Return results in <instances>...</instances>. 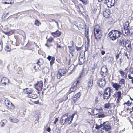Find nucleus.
<instances>
[{"instance_id": "f257e3e1", "label": "nucleus", "mask_w": 133, "mask_h": 133, "mask_svg": "<svg viewBox=\"0 0 133 133\" xmlns=\"http://www.w3.org/2000/svg\"><path fill=\"white\" fill-rule=\"evenodd\" d=\"M124 28H122L121 30L122 32L117 30H112L109 33H113V32L118 33H128V30L129 29V21H127L123 24Z\"/></svg>"}, {"instance_id": "a18cd8bd", "label": "nucleus", "mask_w": 133, "mask_h": 133, "mask_svg": "<svg viewBox=\"0 0 133 133\" xmlns=\"http://www.w3.org/2000/svg\"><path fill=\"white\" fill-rule=\"evenodd\" d=\"M68 99V97L67 95H66L63 98V100L66 101Z\"/></svg>"}, {"instance_id": "f8f14e48", "label": "nucleus", "mask_w": 133, "mask_h": 133, "mask_svg": "<svg viewBox=\"0 0 133 133\" xmlns=\"http://www.w3.org/2000/svg\"><path fill=\"white\" fill-rule=\"evenodd\" d=\"M107 69L106 66H103L101 68V74L103 77L105 76L107 74Z\"/></svg>"}, {"instance_id": "c9c22d12", "label": "nucleus", "mask_w": 133, "mask_h": 133, "mask_svg": "<svg viewBox=\"0 0 133 133\" xmlns=\"http://www.w3.org/2000/svg\"><path fill=\"white\" fill-rule=\"evenodd\" d=\"M125 80L123 78H122L119 81V83L121 85L124 84H125Z\"/></svg>"}, {"instance_id": "423d86ee", "label": "nucleus", "mask_w": 133, "mask_h": 133, "mask_svg": "<svg viewBox=\"0 0 133 133\" xmlns=\"http://www.w3.org/2000/svg\"><path fill=\"white\" fill-rule=\"evenodd\" d=\"M79 82L78 81L75 82L72 84L71 87L70 89L69 93H71L76 90L78 86Z\"/></svg>"}, {"instance_id": "c03bdc74", "label": "nucleus", "mask_w": 133, "mask_h": 133, "mask_svg": "<svg viewBox=\"0 0 133 133\" xmlns=\"http://www.w3.org/2000/svg\"><path fill=\"white\" fill-rule=\"evenodd\" d=\"M112 118L113 119V120H112L113 121H114L116 123L117 122H118V119H117L116 118H115V117L113 116H112Z\"/></svg>"}, {"instance_id": "f03ea898", "label": "nucleus", "mask_w": 133, "mask_h": 133, "mask_svg": "<svg viewBox=\"0 0 133 133\" xmlns=\"http://www.w3.org/2000/svg\"><path fill=\"white\" fill-rule=\"evenodd\" d=\"M112 90L109 87L106 88L103 94V98L104 99H107L110 97L111 93Z\"/></svg>"}, {"instance_id": "5701e85b", "label": "nucleus", "mask_w": 133, "mask_h": 133, "mask_svg": "<svg viewBox=\"0 0 133 133\" xmlns=\"http://www.w3.org/2000/svg\"><path fill=\"white\" fill-rule=\"evenodd\" d=\"M37 64L39 66L42 65L44 63V61L42 59H39L38 60H37Z\"/></svg>"}, {"instance_id": "37998d69", "label": "nucleus", "mask_w": 133, "mask_h": 133, "mask_svg": "<svg viewBox=\"0 0 133 133\" xmlns=\"http://www.w3.org/2000/svg\"><path fill=\"white\" fill-rule=\"evenodd\" d=\"M4 80L5 81H7L8 82V84L9 83V80L8 79L6 78H3V79H2V81Z\"/></svg>"}, {"instance_id": "4d7b16f0", "label": "nucleus", "mask_w": 133, "mask_h": 133, "mask_svg": "<svg viewBox=\"0 0 133 133\" xmlns=\"http://www.w3.org/2000/svg\"><path fill=\"white\" fill-rule=\"evenodd\" d=\"M52 33H61V32L59 31L58 30H57L55 32H52Z\"/></svg>"}, {"instance_id": "6e6552de", "label": "nucleus", "mask_w": 133, "mask_h": 133, "mask_svg": "<svg viewBox=\"0 0 133 133\" xmlns=\"http://www.w3.org/2000/svg\"><path fill=\"white\" fill-rule=\"evenodd\" d=\"M101 125H102V127H103L102 129L105 131H108L110 130L111 128L108 122H104L102 124H101Z\"/></svg>"}, {"instance_id": "412c9836", "label": "nucleus", "mask_w": 133, "mask_h": 133, "mask_svg": "<svg viewBox=\"0 0 133 133\" xmlns=\"http://www.w3.org/2000/svg\"><path fill=\"white\" fill-rule=\"evenodd\" d=\"M121 92L120 91L116 92L115 94V96L116 97H117V102H119L120 99L121 97Z\"/></svg>"}, {"instance_id": "4c0bfd02", "label": "nucleus", "mask_w": 133, "mask_h": 133, "mask_svg": "<svg viewBox=\"0 0 133 133\" xmlns=\"http://www.w3.org/2000/svg\"><path fill=\"white\" fill-rule=\"evenodd\" d=\"M15 30H11L10 31H3L4 33H14L15 32Z\"/></svg>"}, {"instance_id": "ddd939ff", "label": "nucleus", "mask_w": 133, "mask_h": 133, "mask_svg": "<svg viewBox=\"0 0 133 133\" xmlns=\"http://www.w3.org/2000/svg\"><path fill=\"white\" fill-rule=\"evenodd\" d=\"M126 43L125 46L126 48V49L128 52H130L132 49L131 45V42L129 40H127L126 41Z\"/></svg>"}, {"instance_id": "3c124183", "label": "nucleus", "mask_w": 133, "mask_h": 133, "mask_svg": "<svg viewBox=\"0 0 133 133\" xmlns=\"http://www.w3.org/2000/svg\"><path fill=\"white\" fill-rule=\"evenodd\" d=\"M58 118H55V119L53 123L54 124H55L56 122L58 121Z\"/></svg>"}, {"instance_id": "c85d7f7f", "label": "nucleus", "mask_w": 133, "mask_h": 133, "mask_svg": "<svg viewBox=\"0 0 133 133\" xmlns=\"http://www.w3.org/2000/svg\"><path fill=\"white\" fill-rule=\"evenodd\" d=\"M46 38V39H47V41H49L50 42H52L53 38L51 37V36H50V37H49V36H47Z\"/></svg>"}, {"instance_id": "f3484780", "label": "nucleus", "mask_w": 133, "mask_h": 133, "mask_svg": "<svg viewBox=\"0 0 133 133\" xmlns=\"http://www.w3.org/2000/svg\"><path fill=\"white\" fill-rule=\"evenodd\" d=\"M117 34L118 35L117 36L116 34H110V35H109V37H110L111 39L112 40H115L117 37L120 36V35H119V34Z\"/></svg>"}, {"instance_id": "bf43d9fd", "label": "nucleus", "mask_w": 133, "mask_h": 133, "mask_svg": "<svg viewBox=\"0 0 133 133\" xmlns=\"http://www.w3.org/2000/svg\"><path fill=\"white\" fill-rule=\"evenodd\" d=\"M81 48V47H79L77 46H76V49L77 51H79L80 50Z\"/></svg>"}, {"instance_id": "9b49d317", "label": "nucleus", "mask_w": 133, "mask_h": 133, "mask_svg": "<svg viewBox=\"0 0 133 133\" xmlns=\"http://www.w3.org/2000/svg\"><path fill=\"white\" fill-rule=\"evenodd\" d=\"M97 83L100 87L102 88L104 87L106 83L104 78H103L98 80Z\"/></svg>"}, {"instance_id": "2eb2a0df", "label": "nucleus", "mask_w": 133, "mask_h": 133, "mask_svg": "<svg viewBox=\"0 0 133 133\" xmlns=\"http://www.w3.org/2000/svg\"><path fill=\"white\" fill-rule=\"evenodd\" d=\"M93 84V80L91 79L88 82L87 90L88 91H90L92 89V87Z\"/></svg>"}, {"instance_id": "49530a36", "label": "nucleus", "mask_w": 133, "mask_h": 133, "mask_svg": "<svg viewBox=\"0 0 133 133\" xmlns=\"http://www.w3.org/2000/svg\"><path fill=\"white\" fill-rule=\"evenodd\" d=\"M79 27L81 28H83L84 27V25L83 23H79Z\"/></svg>"}, {"instance_id": "79ce46f5", "label": "nucleus", "mask_w": 133, "mask_h": 133, "mask_svg": "<svg viewBox=\"0 0 133 133\" xmlns=\"http://www.w3.org/2000/svg\"><path fill=\"white\" fill-rule=\"evenodd\" d=\"M107 115H105L104 114H99L98 115L99 117H105Z\"/></svg>"}, {"instance_id": "69168bd1", "label": "nucleus", "mask_w": 133, "mask_h": 133, "mask_svg": "<svg viewBox=\"0 0 133 133\" xmlns=\"http://www.w3.org/2000/svg\"><path fill=\"white\" fill-rule=\"evenodd\" d=\"M129 101H128L126 103V104H127L128 105H131V103H129Z\"/></svg>"}, {"instance_id": "aec40b11", "label": "nucleus", "mask_w": 133, "mask_h": 133, "mask_svg": "<svg viewBox=\"0 0 133 133\" xmlns=\"http://www.w3.org/2000/svg\"><path fill=\"white\" fill-rule=\"evenodd\" d=\"M112 86L116 90H118L119 88L121 87V85L117 83H113Z\"/></svg>"}, {"instance_id": "de8ad7c7", "label": "nucleus", "mask_w": 133, "mask_h": 133, "mask_svg": "<svg viewBox=\"0 0 133 133\" xmlns=\"http://www.w3.org/2000/svg\"><path fill=\"white\" fill-rule=\"evenodd\" d=\"M85 46H89V42H86L85 44Z\"/></svg>"}, {"instance_id": "72a5a7b5", "label": "nucleus", "mask_w": 133, "mask_h": 133, "mask_svg": "<svg viewBox=\"0 0 133 133\" xmlns=\"http://www.w3.org/2000/svg\"><path fill=\"white\" fill-rule=\"evenodd\" d=\"M108 21V24H111L112 23V19L111 17L109 18L107 20Z\"/></svg>"}, {"instance_id": "9d476101", "label": "nucleus", "mask_w": 133, "mask_h": 133, "mask_svg": "<svg viewBox=\"0 0 133 133\" xmlns=\"http://www.w3.org/2000/svg\"><path fill=\"white\" fill-rule=\"evenodd\" d=\"M66 70H65L63 69H59L57 75V77L58 79H60L61 77L64 75L66 73Z\"/></svg>"}, {"instance_id": "864d4df0", "label": "nucleus", "mask_w": 133, "mask_h": 133, "mask_svg": "<svg viewBox=\"0 0 133 133\" xmlns=\"http://www.w3.org/2000/svg\"><path fill=\"white\" fill-rule=\"evenodd\" d=\"M52 57L50 56H49L47 58L49 60V61H50L51 59H52Z\"/></svg>"}, {"instance_id": "774afa93", "label": "nucleus", "mask_w": 133, "mask_h": 133, "mask_svg": "<svg viewBox=\"0 0 133 133\" xmlns=\"http://www.w3.org/2000/svg\"><path fill=\"white\" fill-rule=\"evenodd\" d=\"M119 57V54H118L116 55V59H118Z\"/></svg>"}, {"instance_id": "2f4dec72", "label": "nucleus", "mask_w": 133, "mask_h": 133, "mask_svg": "<svg viewBox=\"0 0 133 133\" xmlns=\"http://www.w3.org/2000/svg\"><path fill=\"white\" fill-rule=\"evenodd\" d=\"M6 14L3 13L1 17L2 20V21H4L6 18Z\"/></svg>"}, {"instance_id": "393cba45", "label": "nucleus", "mask_w": 133, "mask_h": 133, "mask_svg": "<svg viewBox=\"0 0 133 133\" xmlns=\"http://www.w3.org/2000/svg\"><path fill=\"white\" fill-rule=\"evenodd\" d=\"M125 42L126 41H125L123 39H121L119 41V44L122 46L125 47Z\"/></svg>"}, {"instance_id": "1a4fd4ad", "label": "nucleus", "mask_w": 133, "mask_h": 133, "mask_svg": "<svg viewBox=\"0 0 133 133\" xmlns=\"http://www.w3.org/2000/svg\"><path fill=\"white\" fill-rule=\"evenodd\" d=\"M94 33H95V32H96V33H99V32L100 33H102V31L101 28L98 24L96 25L95 26L94 29Z\"/></svg>"}, {"instance_id": "052dcab7", "label": "nucleus", "mask_w": 133, "mask_h": 133, "mask_svg": "<svg viewBox=\"0 0 133 133\" xmlns=\"http://www.w3.org/2000/svg\"><path fill=\"white\" fill-rule=\"evenodd\" d=\"M46 131L48 132H50L51 131V129L50 127H48L46 128Z\"/></svg>"}, {"instance_id": "0e129e2a", "label": "nucleus", "mask_w": 133, "mask_h": 133, "mask_svg": "<svg viewBox=\"0 0 133 133\" xmlns=\"http://www.w3.org/2000/svg\"><path fill=\"white\" fill-rule=\"evenodd\" d=\"M34 103L35 104H37L39 103V101L38 100L35 101L34 102Z\"/></svg>"}, {"instance_id": "0eeeda50", "label": "nucleus", "mask_w": 133, "mask_h": 133, "mask_svg": "<svg viewBox=\"0 0 133 133\" xmlns=\"http://www.w3.org/2000/svg\"><path fill=\"white\" fill-rule=\"evenodd\" d=\"M115 1V0H105V3L107 7L110 8L114 5Z\"/></svg>"}, {"instance_id": "20e7f679", "label": "nucleus", "mask_w": 133, "mask_h": 133, "mask_svg": "<svg viewBox=\"0 0 133 133\" xmlns=\"http://www.w3.org/2000/svg\"><path fill=\"white\" fill-rule=\"evenodd\" d=\"M68 114L67 113H66L62 115L60 119V123L61 124H64L66 122V121H67V119L68 117Z\"/></svg>"}, {"instance_id": "13d9d810", "label": "nucleus", "mask_w": 133, "mask_h": 133, "mask_svg": "<svg viewBox=\"0 0 133 133\" xmlns=\"http://www.w3.org/2000/svg\"><path fill=\"white\" fill-rule=\"evenodd\" d=\"M98 102V97H96L95 99V102L96 103H97Z\"/></svg>"}, {"instance_id": "39448f33", "label": "nucleus", "mask_w": 133, "mask_h": 133, "mask_svg": "<svg viewBox=\"0 0 133 133\" xmlns=\"http://www.w3.org/2000/svg\"><path fill=\"white\" fill-rule=\"evenodd\" d=\"M43 86V82L41 81L38 82L37 83L35 84V88L38 91H41L42 90Z\"/></svg>"}, {"instance_id": "e433bc0d", "label": "nucleus", "mask_w": 133, "mask_h": 133, "mask_svg": "<svg viewBox=\"0 0 133 133\" xmlns=\"http://www.w3.org/2000/svg\"><path fill=\"white\" fill-rule=\"evenodd\" d=\"M24 90L26 94H28V95H29V94L32 91L31 90H30L28 88L26 89H24Z\"/></svg>"}, {"instance_id": "8fccbe9b", "label": "nucleus", "mask_w": 133, "mask_h": 133, "mask_svg": "<svg viewBox=\"0 0 133 133\" xmlns=\"http://www.w3.org/2000/svg\"><path fill=\"white\" fill-rule=\"evenodd\" d=\"M51 35H52L53 36H54V37H55L57 36H59L61 34H51Z\"/></svg>"}, {"instance_id": "cd10ccee", "label": "nucleus", "mask_w": 133, "mask_h": 133, "mask_svg": "<svg viewBox=\"0 0 133 133\" xmlns=\"http://www.w3.org/2000/svg\"><path fill=\"white\" fill-rule=\"evenodd\" d=\"M34 24L37 26H39L41 24V23L39 21L36 19L35 21Z\"/></svg>"}, {"instance_id": "5fc2aeb1", "label": "nucleus", "mask_w": 133, "mask_h": 133, "mask_svg": "<svg viewBox=\"0 0 133 133\" xmlns=\"http://www.w3.org/2000/svg\"><path fill=\"white\" fill-rule=\"evenodd\" d=\"M69 56L71 57H72L73 56V54L72 52H71L69 54Z\"/></svg>"}, {"instance_id": "7ed1b4c3", "label": "nucleus", "mask_w": 133, "mask_h": 133, "mask_svg": "<svg viewBox=\"0 0 133 133\" xmlns=\"http://www.w3.org/2000/svg\"><path fill=\"white\" fill-rule=\"evenodd\" d=\"M83 6L81 3H78L75 5V8L77 11L81 14H82V12L84 11Z\"/></svg>"}, {"instance_id": "dca6fc26", "label": "nucleus", "mask_w": 133, "mask_h": 133, "mask_svg": "<svg viewBox=\"0 0 133 133\" xmlns=\"http://www.w3.org/2000/svg\"><path fill=\"white\" fill-rule=\"evenodd\" d=\"M85 62V56L82 55L80 56L79 59V64L80 65L83 64Z\"/></svg>"}, {"instance_id": "680f3d73", "label": "nucleus", "mask_w": 133, "mask_h": 133, "mask_svg": "<svg viewBox=\"0 0 133 133\" xmlns=\"http://www.w3.org/2000/svg\"><path fill=\"white\" fill-rule=\"evenodd\" d=\"M2 49V45L1 44V42L0 41V51H1Z\"/></svg>"}, {"instance_id": "6ab92c4d", "label": "nucleus", "mask_w": 133, "mask_h": 133, "mask_svg": "<svg viewBox=\"0 0 133 133\" xmlns=\"http://www.w3.org/2000/svg\"><path fill=\"white\" fill-rule=\"evenodd\" d=\"M28 96L29 97L33 99H35L37 97V95L35 94H34V92L33 91H32L29 94V95H28Z\"/></svg>"}, {"instance_id": "6e6d98bb", "label": "nucleus", "mask_w": 133, "mask_h": 133, "mask_svg": "<svg viewBox=\"0 0 133 133\" xmlns=\"http://www.w3.org/2000/svg\"><path fill=\"white\" fill-rule=\"evenodd\" d=\"M54 21L56 23H58V22L56 21L54 19H51L49 21V22H53Z\"/></svg>"}, {"instance_id": "603ef678", "label": "nucleus", "mask_w": 133, "mask_h": 133, "mask_svg": "<svg viewBox=\"0 0 133 133\" xmlns=\"http://www.w3.org/2000/svg\"><path fill=\"white\" fill-rule=\"evenodd\" d=\"M128 78L132 80L133 79V77L131 76L130 74H129L128 75Z\"/></svg>"}, {"instance_id": "4be33fe9", "label": "nucleus", "mask_w": 133, "mask_h": 133, "mask_svg": "<svg viewBox=\"0 0 133 133\" xmlns=\"http://www.w3.org/2000/svg\"><path fill=\"white\" fill-rule=\"evenodd\" d=\"M113 105V104L108 103L105 104L104 106V107L105 108H110L112 107V105Z\"/></svg>"}, {"instance_id": "c756f323", "label": "nucleus", "mask_w": 133, "mask_h": 133, "mask_svg": "<svg viewBox=\"0 0 133 133\" xmlns=\"http://www.w3.org/2000/svg\"><path fill=\"white\" fill-rule=\"evenodd\" d=\"M119 72L123 77L125 78L127 77V74L122 71H120Z\"/></svg>"}, {"instance_id": "09e8293b", "label": "nucleus", "mask_w": 133, "mask_h": 133, "mask_svg": "<svg viewBox=\"0 0 133 133\" xmlns=\"http://www.w3.org/2000/svg\"><path fill=\"white\" fill-rule=\"evenodd\" d=\"M85 33H88L89 32V30L88 27L85 28Z\"/></svg>"}, {"instance_id": "ea45409f", "label": "nucleus", "mask_w": 133, "mask_h": 133, "mask_svg": "<svg viewBox=\"0 0 133 133\" xmlns=\"http://www.w3.org/2000/svg\"><path fill=\"white\" fill-rule=\"evenodd\" d=\"M74 69V65H71L70 67H69L68 69V70L71 71H72Z\"/></svg>"}, {"instance_id": "4468645a", "label": "nucleus", "mask_w": 133, "mask_h": 133, "mask_svg": "<svg viewBox=\"0 0 133 133\" xmlns=\"http://www.w3.org/2000/svg\"><path fill=\"white\" fill-rule=\"evenodd\" d=\"M103 14L104 17L108 18L110 15V12L109 9H107L103 11Z\"/></svg>"}, {"instance_id": "f704fd0d", "label": "nucleus", "mask_w": 133, "mask_h": 133, "mask_svg": "<svg viewBox=\"0 0 133 133\" xmlns=\"http://www.w3.org/2000/svg\"><path fill=\"white\" fill-rule=\"evenodd\" d=\"M5 49L6 51L9 52L11 48L9 45H6L5 48Z\"/></svg>"}, {"instance_id": "473e14b6", "label": "nucleus", "mask_w": 133, "mask_h": 133, "mask_svg": "<svg viewBox=\"0 0 133 133\" xmlns=\"http://www.w3.org/2000/svg\"><path fill=\"white\" fill-rule=\"evenodd\" d=\"M80 95L81 94L80 92H79L74 95V97L76 99H78L80 97Z\"/></svg>"}, {"instance_id": "58836bf2", "label": "nucleus", "mask_w": 133, "mask_h": 133, "mask_svg": "<svg viewBox=\"0 0 133 133\" xmlns=\"http://www.w3.org/2000/svg\"><path fill=\"white\" fill-rule=\"evenodd\" d=\"M55 58L54 57H52V59H51V61L50 62V64L51 66H52L54 63V61L55 60Z\"/></svg>"}, {"instance_id": "b1692460", "label": "nucleus", "mask_w": 133, "mask_h": 133, "mask_svg": "<svg viewBox=\"0 0 133 133\" xmlns=\"http://www.w3.org/2000/svg\"><path fill=\"white\" fill-rule=\"evenodd\" d=\"M94 36L95 38L97 40H99L101 38L102 36L101 34H94Z\"/></svg>"}, {"instance_id": "7c9ffc66", "label": "nucleus", "mask_w": 133, "mask_h": 133, "mask_svg": "<svg viewBox=\"0 0 133 133\" xmlns=\"http://www.w3.org/2000/svg\"><path fill=\"white\" fill-rule=\"evenodd\" d=\"M5 1H5L4 2H3V3L5 4H10L12 3L11 0H5Z\"/></svg>"}, {"instance_id": "bb28decb", "label": "nucleus", "mask_w": 133, "mask_h": 133, "mask_svg": "<svg viewBox=\"0 0 133 133\" xmlns=\"http://www.w3.org/2000/svg\"><path fill=\"white\" fill-rule=\"evenodd\" d=\"M5 103L7 106L10 105V104L12 105V103H11L9 100L6 98L5 100Z\"/></svg>"}, {"instance_id": "a878e982", "label": "nucleus", "mask_w": 133, "mask_h": 133, "mask_svg": "<svg viewBox=\"0 0 133 133\" xmlns=\"http://www.w3.org/2000/svg\"><path fill=\"white\" fill-rule=\"evenodd\" d=\"M10 119L11 122L14 123H17L19 121V120L18 119L14 118H10Z\"/></svg>"}, {"instance_id": "338daca9", "label": "nucleus", "mask_w": 133, "mask_h": 133, "mask_svg": "<svg viewBox=\"0 0 133 133\" xmlns=\"http://www.w3.org/2000/svg\"><path fill=\"white\" fill-rule=\"evenodd\" d=\"M56 132L57 133H60L61 132L60 130L59 129H58L56 130Z\"/></svg>"}, {"instance_id": "a211bd4d", "label": "nucleus", "mask_w": 133, "mask_h": 133, "mask_svg": "<svg viewBox=\"0 0 133 133\" xmlns=\"http://www.w3.org/2000/svg\"><path fill=\"white\" fill-rule=\"evenodd\" d=\"M75 115V114L74 113H73L71 116H68V117L67 118V121H66V123H67L69 124L71 123L73 120L74 116Z\"/></svg>"}, {"instance_id": "a19ab883", "label": "nucleus", "mask_w": 133, "mask_h": 133, "mask_svg": "<svg viewBox=\"0 0 133 133\" xmlns=\"http://www.w3.org/2000/svg\"><path fill=\"white\" fill-rule=\"evenodd\" d=\"M128 33H133V28H131L128 30Z\"/></svg>"}, {"instance_id": "e2e57ef3", "label": "nucleus", "mask_w": 133, "mask_h": 133, "mask_svg": "<svg viewBox=\"0 0 133 133\" xmlns=\"http://www.w3.org/2000/svg\"><path fill=\"white\" fill-rule=\"evenodd\" d=\"M97 111L99 113L102 112V111L101 109H97Z\"/></svg>"}]
</instances>
